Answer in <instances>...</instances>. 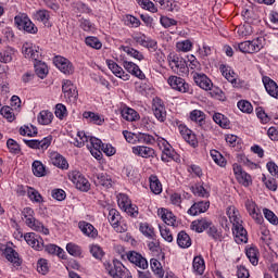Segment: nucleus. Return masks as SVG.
<instances>
[{"instance_id":"nucleus-1","label":"nucleus","mask_w":278,"mask_h":278,"mask_svg":"<svg viewBox=\"0 0 278 278\" xmlns=\"http://www.w3.org/2000/svg\"><path fill=\"white\" fill-rule=\"evenodd\" d=\"M72 144L81 149L84 144H87L88 151H90L92 157L96 160H102L103 152H101V139L97 137H90L85 131H78L76 138L72 141Z\"/></svg>"},{"instance_id":"nucleus-2","label":"nucleus","mask_w":278,"mask_h":278,"mask_svg":"<svg viewBox=\"0 0 278 278\" xmlns=\"http://www.w3.org/2000/svg\"><path fill=\"white\" fill-rule=\"evenodd\" d=\"M104 268L108 275L112 278H132L131 271H129L118 260L104 262Z\"/></svg>"},{"instance_id":"nucleus-3","label":"nucleus","mask_w":278,"mask_h":278,"mask_svg":"<svg viewBox=\"0 0 278 278\" xmlns=\"http://www.w3.org/2000/svg\"><path fill=\"white\" fill-rule=\"evenodd\" d=\"M264 45H266V39L264 37H257L253 40L242 41L240 43H236L233 47L241 53H260L262 49H264Z\"/></svg>"},{"instance_id":"nucleus-4","label":"nucleus","mask_w":278,"mask_h":278,"mask_svg":"<svg viewBox=\"0 0 278 278\" xmlns=\"http://www.w3.org/2000/svg\"><path fill=\"white\" fill-rule=\"evenodd\" d=\"M22 216L27 227L33 229V231H38L39 233H43V236H49V228L45 227L42 223L34 218V208L25 207L22 212Z\"/></svg>"},{"instance_id":"nucleus-5","label":"nucleus","mask_w":278,"mask_h":278,"mask_svg":"<svg viewBox=\"0 0 278 278\" xmlns=\"http://www.w3.org/2000/svg\"><path fill=\"white\" fill-rule=\"evenodd\" d=\"M67 179H70L77 190L80 192H88L90 190V181L88 178L77 169H72L67 173Z\"/></svg>"},{"instance_id":"nucleus-6","label":"nucleus","mask_w":278,"mask_h":278,"mask_svg":"<svg viewBox=\"0 0 278 278\" xmlns=\"http://www.w3.org/2000/svg\"><path fill=\"white\" fill-rule=\"evenodd\" d=\"M167 61L173 73L177 75H186L188 73V62H186V59L175 54V52H170L167 55Z\"/></svg>"},{"instance_id":"nucleus-7","label":"nucleus","mask_w":278,"mask_h":278,"mask_svg":"<svg viewBox=\"0 0 278 278\" xmlns=\"http://www.w3.org/2000/svg\"><path fill=\"white\" fill-rule=\"evenodd\" d=\"M14 23L21 31H26V34H38V27H36V24H34L25 13L17 14L14 17Z\"/></svg>"},{"instance_id":"nucleus-8","label":"nucleus","mask_w":278,"mask_h":278,"mask_svg":"<svg viewBox=\"0 0 278 278\" xmlns=\"http://www.w3.org/2000/svg\"><path fill=\"white\" fill-rule=\"evenodd\" d=\"M156 143L162 151V162H173V160L178 159L177 152H175V149H173V146L166 139L156 136Z\"/></svg>"},{"instance_id":"nucleus-9","label":"nucleus","mask_w":278,"mask_h":278,"mask_svg":"<svg viewBox=\"0 0 278 278\" xmlns=\"http://www.w3.org/2000/svg\"><path fill=\"white\" fill-rule=\"evenodd\" d=\"M121 213L116 208H109L108 220L117 233H125L128 226L127 223L121 220Z\"/></svg>"},{"instance_id":"nucleus-10","label":"nucleus","mask_w":278,"mask_h":278,"mask_svg":"<svg viewBox=\"0 0 278 278\" xmlns=\"http://www.w3.org/2000/svg\"><path fill=\"white\" fill-rule=\"evenodd\" d=\"M233 175L241 186L244 188H249V186L253 185V178L247 173L244 169H242V166L240 164L235 163L232 165Z\"/></svg>"},{"instance_id":"nucleus-11","label":"nucleus","mask_w":278,"mask_h":278,"mask_svg":"<svg viewBox=\"0 0 278 278\" xmlns=\"http://www.w3.org/2000/svg\"><path fill=\"white\" fill-rule=\"evenodd\" d=\"M62 92L66 101H68L70 103H75V101H77V98L79 97L77 87L73 84V81L68 79L62 81Z\"/></svg>"},{"instance_id":"nucleus-12","label":"nucleus","mask_w":278,"mask_h":278,"mask_svg":"<svg viewBox=\"0 0 278 278\" xmlns=\"http://www.w3.org/2000/svg\"><path fill=\"white\" fill-rule=\"evenodd\" d=\"M22 53L28 60H33L34 62H39L42 58V52H40V47L31 43L25 42L22 47Z\"/></svg>"},{"instance_id":"nucleus-13","label":"nucleus","mask_w":278,"mask_h":278,"mask_svg":"<svg viewBox=\"0 0 278 278\" xmlns=\"http://www.w3.org/2000/svg\"><path fill=\"white\" fill-rule=\"evenodd\" d=\"M53 64L64 75H73V73H75V66H73V63L62 55L54 56Z\"/></svg>"},{"instance_id":"nucleus-14","label":"nucleus","mask_w":278,"mask_h":278,"mask_svg":"<svg viewBox=\"0 0 278 278\" xmlns=\"http://www.w3.org/2000/svg\"><path fill=\"white\" fill-rule=\"evenodd\" d=\"M245 208H247L249 216H251V218H253V220L257 225H262V223H264V216L262 215V211L260 210V207L257 206L255 201L247 200Z\"/></svg>"},{"instance_id":"nucleus-15","label":"nucleus","mask_w":278,"mask_h":278,"mask_svg":"<svg viewBox=\"0 0 278 278\" xmlns=\"http://www.w3.org/2000/svg\"><path fill=\"white\" fill-rule=\"evenodd\" d=\"M168 86L177 92H190V85L186 83V79L178 76H169L167 79Z\"/></svg>"},{"instance_id":"nucleus-16","label":"nucleus","mask_w":278,"mask_h":278,"mask_svg":"<svg viewBox=\"0 0 278 278\" xmlns=\"http://www.w3.org/2000/svg\"><path fill=\"white\" fill-rule=\"evenodd\" d=\"M176 125L178 127L180 136H182L184 140H186L188 144H190L191 147H197V144H199V141L197 140V135H194L186 124L181 122H176Z\"/></svg>"},{"instance_id":"nucleus-17","label":"nucleus","mask_w":278,"mask_h":278,"mask_svg":"<svg viewBox=\"0 0 278 278\" xmlns=\"http://www.w3.org/2000/svg\"><path fill=\"white\" fill-rule=\"evenodd\" d=\"M24 240L28 247H31L35 251H42L45 249V240L35 232H27L24 235Z\"/></svg>"},{"instance_id":"nucleus-18","label":"nucleus","mask_w":278,"mask_h":278,"mask_svg":"<svg viewBox=\"0 0 278 278\" xmlns=\"http://www.w3.org/2000/svg\"><path fill=\"white\" fill-rule=\"evenodd\" d=\"M152 111L160 123H164V121H166V105H164V101L162 99L154 98L152 100Z\"/></svg>"},{"instance_id":"nucleus-19","label":"nucleus","mask_w":278,"mask_h":278,"mask_svg":"<svg viewBox=\"0 0 278 278\" xmlns=\"http://www.w3.org/2000/svg\"><path fill=\"white\" fill-rule=\"evenodd\" d=\"M219 71H220L223 77H225V79H227V81L232 84V86H235V88L240 87V79L237 78L238 75L236 74V72H233L231 66L222 64L219 66Z\"/></svg>"},{"instance_id":"nucleus-20","label":"nucleus","mask_w":278,"mask_h":278,"mask_svg":"<svg viewBox=\"0 0 278 278\" xmlns=\"http://www.w3.org/2000/svg\"><path fill=\"white\" fill-rule=\"evenodd\" d=\"M127 260L130 264H135L137 268H141V270H147V268H149V262H147V258L136 251L128 252Z\"/></svg>"},{"instance_id":"nucleus-21","label":"nucleus","mask_w":278,"mask_h":278,"mask_svg":"<svg viewBox=\"0 0 278 278\" xmlns=\"http://www.w3.org/2000/svg\"><path fill=\"white\" fill-rule=\"evenodd\" d=\"M105 64L108 68L115 75V77H118L119 79H123V81H129V74L125 73L123 67H121L116 62L113 60L108 59L105 61Z\"/></svg>"},{"instance_id":"nucleus-22","label":"nucleus","mask_w":278,"mask_h":278,"mask_svg":"<svg viewBox=\"0 0 278 278\" xmlns=\"http://www.w3.org/2000/svg\"><path fill=\"white\" fill-rule=\"evenodd\" d=\"M123 67L127 73L130 75H134V77H137L138 79H147V75L143 74L142 70H140V66L138 64L131 62V61H123L122 63Z\"/></svg>"},{"instance_id":"nucleus-23","label":"nucleus","mask_w":278,"mask_h":278,"mask_svg":"<svg viewBox=\"0 0 278 278\" xmlns=\"http://www.w3.org/2000/svg\"><path fill=\"white\" fill-rule=\"evenodd\" d=\"M262 81H263V85H264V88H265L267 94H269V97H273V99H278L277 83L268 76H263Z\"/></svg>"},{"instance_id":"nucleus-24","label":"nucleus","mask_w":278,"mask_h":278,"mask_svg":"<svg viewBox=\"0 0 278 278\" xmlns=\"http://www.w3.org/2000/svg\"><path fill=\"white\" fill-rule=\"evenodd\" d=\"M232 235L237 244L249 242L247 229H244V226L242 224H239L238 226H232Z\"/></svg>"},{"instance_id":"nucleus-25","label":"nucleus","mask_w":278,"mask_h":278,"mask_svg":"<svg viewBox=\"0 0 278 278\" xmlns=\"http://www.w3.org/2000/svg\"><path fill=\"white\" fill-rule=\"evenodd\" d=\"M193 80L202 90H212L213 84L207 75L203 73H193Z\"/></svg>"},{"instance_id":"nucleus-26","label":"nucleus","mask_w":278,"mask_h":278,"mask_svg":"<svg viewBox=\"0 0 278 278\" xmlns=\"http://www.w3.org/2000/svg\"><path fill=\"white\" fill-rule=\"evenodd\" d=\"M190 227L192 231H195L197 233H203L205 229L212 227V220L206 217H202L200 219L193 220Z\"/></svg>"},{"instance_id":"nucleus-27","label":"nucleus","mask_w":278,"mask_h":278,"mask_svg":"<svg viewBox=\"0 0 278 278\" xmlns=\"http://www.w3.org/2000/svg\"><path fill=\"white\" fill-rule=\"evenodd\" d=\"M50 162L53 164V166H56V168L68 170V161H66V159L58 152H52L50 154Z\"/></svg>"},{"instance_id":"nucleus-28","label":"nucleus","mask_w":278,"mask_h":278,"mask_svg":"<svg viewBox=\"0 0 278 278\" xmlns=\"http://www.w3.org/2000/svg\"><path fill=\"white\" fill-rule=\"evenodd\" d=\"M210 210V201H200L198 203H194L189 210L188 214L190 216H198V214H204V212H207Z\"/></svg>"},{"instance_id":"nucleus-29","label":"nucleus","mask_w":278,"mask_h":278,"mask_svg":"<svg viewBox=\"0 0 278 278\" xmlns=\"http://www.w3.org/2000/svg\"><path fill=\"white\" fill-rule=\"evenodd\" d=\"M226 214L232 224V227H236L238 225H243L242 216L240 215V211L236 208V206H228Z\"/></svg>"},{"instance_id":"nucleus-30","label":"nucleus","mask_w":278,"mask_h":278,"mask_svg":"<svg viewBox=\"0 0 278 278\" xmlns=\"http://www.w3.org/2000/svg\"><path fill=\"white\" fill-rule=\"evenodd\" d=\"M132 153L138 157L148 159V157H153V155H155V150L147 146H135L132 147Z\"/></svg>"},{"instance_id":"nucleus-31","label":"nucleus","mask_w":278,"mask_h":278,"mask_svg":"<svg viewBox=\"0 0 278 278\" xmlns=\"http://www.w3.org/2000/svg\"><path fill=\"white\" fill-rule=\"evenodd\" d=\"M83 118H85L87 123H92V125H103L105 123V117L103 115H99L92 111L84 112Z\"/></svg>"},{"instance_id":"nucleus-32","label":"nucleus","mask_w":278,"mask_h":278,"mask_svg":"<svg viewBox=\"0 0 278 278\" xmlns=\"http://www.w3.org/2000/svg\"><path fill=\"white\" fill-rule=\"evenodd\" d=\"M4 255L8 262H11L15 269H17L21 266V264H23L21 257H18V252L12 248H7L4 251Z\"/></svg>"},{"instance_id":"nucleus-33","label":"nucleus","mask_w":278,"mask_h":278,"mask_svg":"<svg viewBox=\"0 0 278 278\" xmlns=\"http://www.w3.org/2000/svg\"><path fill=\"white\" fill-rule=\"evenodd\" d=\"M157 214L159 216H161L165 225H168L169 227H175V224L177 223V217H175V214H173V212L166 208H160Z\"/></svg>"},{"instance_id":"nucleus-34","label":"nucleus","mask_w":278,"mask_h":278,"mask_svg":"<svg viewBox=\"0 0 278 278\" xmlns=\"http://www.w3.org/2000/svg\"><path fill=\"white\" fill-rule=\"evenodd\" d=\"M78 227L85 236H88V238H97V236H99V231L88 222H79Z\"/></svg>"},{"instance_id":"nucleus-35","label":"nucleus","mask_w":278,"mask_h":278,"mask_svg":"<svg viewBox=\"0 0 278 278\" xmlns=\"http://www.w3.org/2000/svg\"><path fill=\"white\" fill-rule=\"evenodd\" d=\"M154 2L159 3L161 10L166 12H179V4L175 0H154Z\"/></svg>"},{"instance_id":"nucleus-36","label":"nucleus","mask_w":278,"mask_h":278,"mask_svg":"<svg viewBox=\"0 0 278 278\" xmlns=\"http://www.w3.org/2000/svg\"><path fill=\"white\" fill-rule=\"evenodd\" d=\"M139 231L142 233V236L148 238V240H154L155 238V228H153V226L147 222L139 224Z\"/></svg>"},{"instance_id":"nucleus-37","label":"nucleus","mask_w":278,"mask_h":278,"mask_svg":"<svg viewBox=\"0 0 278 278\" xmlns=\"http://www.w3.org/2000/svg\"><path fill=\"white\" fill-rule=\"evenodd\" d=\"M34 16H35V20L39 21V23H42L45 27H51V22H50L51 12L43 9V10L36 11Z\"/></svg>"},{"instance_id":"nucleus-38","label":"nucleus","mask_w":278,"mask_h":278,"mask_svg":"<svg viewBox=\"0 0 278 278\" xmlns=\"http://www.w3.org/2000/svg\"><path fill=\"white\" fill-rule=\"evenodd\" d=\"M192 271L194 275H203L205 273V260L203 256H195L192 261Z\"/></svg>"},{"instance_id":"nucleus-39","label":"nucleus","mask_w":278,"mask_h":278,"mask_svg":"<svg viewBox=\"0 0 278 278\" xmlns=\"http://www.w3.org/2000/svg\"><path fill=\"white\" fill-rule=\"evenodd\" d=\"M177 244L180 249H190L192 247V239L186 231L178 232Z\"/></svg>"},{"instance_id":"nucleus-40","label":"nucleus","mask_w":278,"mask_h":278,"mask_svg":"<svg viewBox=\"0 0 278 278\" xmlns=\"http://www.w3.org/2000/svg\"><path fill=\"white\" fill-rule=\"evenodd\" d=\"M245 255L252 266H257V264H260V251L257 250V248L255 247L247 248Z\"/></svg>"},{"instance_id":"nucleus-41","label":"nucleus","mask_w":278,"mask_h":278,"mask_svg":"<svg viewBox=\"0 0 278 278\" xmlns=\"http://www.w3.org/2000/svg\"><path fill=\"white\" fill-rule=\"evenodd\" d=\"M150 266L152 273L155 275L156 278H164L165 271L164 267L162 266V262L157 258L150 260Z\"/></svg>"},{"instance_id":"nucleus-42","label":"nucleus","mask_w":278,"mask_h":278,"mask_svg":"<svg viewBox=\"0 0 278 278\" xmlns=\"http://www.w3.org/2000/svg\"><path fill=\"white\" fill-rule=\"evenodd\" d=\"M53 113L49 110L40 111L37 115L39 125H51V123H53Z\"/></svg>"},{"instance_id":"nucleus-43","label":"nucleus","mask_w":278,"mask_h":278,"mask_svg":"<svg viewBox=\"0 0 278 278\" xmlns=\"http://www.w3.org/2000/svg\"><path fill=\"white\" fill-rule=\"evenodd\" d=\"M35 73L40 79H45L47 75H49V67L45 64V62L34 61Z\"/></svg>"},{"instance_id":"nucleus-44","label":"nucleus","mask_w":278,"mask_h":278,"mask_svg":"<svg viewBox=\"0 0 278 278\" xmlns=\"http://www.w3.org/2000/svg\"><path fill=\"white\" fill-rule=\"evenodd\" d=\"M213 121L216 123V125L222 127V129H229L231 125L229 118H227V116H225L223 113H215L213 115Z\"/></svg>"},{"instance_id":"nucleus-45","label":"nucleus","mask_w":278,"mask_h":278,"mask_svg":"<svg viewBox=\"0 0 278 278\" xmlns=\"http://www.w3.org/2000/svg\"><path fill=\"white\" fill-rule=\"evenodd\" d=\"M124 53H127L130 58H134V60H138L139 62H142L144 60V54L142 52L138 51L137 49H134L129 46H121L119 48Z\"/></svg>"},{"instance_id":"nucleus-46","label":"nucleus","mask_w":278,"mask_h":278,"mask_svg":"<svg viewBox=\"0 0 278 278\" xmlns=\"http://www.w3.org/2000/svg\"><path fill=\"white\" fill-rule=\"evenodd\" d=\"M206 233L207 236H210V238H212L216 242L223 241V230L218 229V227H216L212 222H211V226H208L207 228Z\"/></svg>"},{"instance_id":"nucleus-47","label":"nucleus","mask_w":278,"mask_h":278,"mask_svg":"<svg viewBox=\"0 0 278 278\" xmlns=\"http://www.w3.org/2000/svg\"><path fill=\"white\" fill-rule=\"evenodd\" d=\"M149 181L151 192H153V194H162V182L160 181V178L155 175H151Z\"/></svg>"},{"instance_id":"nucleus-48","label":"nucleus","mask_w":278,"mask_h":278,"mask_svg":"<svg viewBox=\"0 0 278 278\" xmlns=\"http://www.w3.org/2000/svg\"><path fill=\"white\" fill-rule=\"evenodd\" d=\"M193 194H195V197H201L202 199H207L210 198V188L207 185L197 184L193 187Z\"/></svg>"},{"instance_id":"nucleus-49","label":"nucleus","mask_w":278,"mask_h":278,"mask_svg":"<svg viewBox=\"0 0 278 278\" xmlns=\"http://www.w3.org/2000/svg\"><path fill=\"white\" fill-rule=\"evenodd\" d=\"M236 30H237L239 38H247L248 36L253 35V26H251V24H249V23L239 25L236 28Z\"/></svg>"},{"instance_id":"nucleus-50","label":"nucleus","mask_w":278,"mask_h":278,"mask_svg":"<svg viewBox=\"0 0 278 278\" xmlns=\"http://www.w3.org/2000/svg\"><path fill=\"white\" fill-rule=\"evenodd\" d=\"M136 90L143 97H149V94H153V87L149 85V83H136Z\"/></svg>"},{"instance_id":"nucleus-51","label":"nucleus","mask_w":278,"mask_h":278,"mask_svg":"<svg viewBox=\"0 0 278 278\" xmlns=\"http://www.w3.org/2000/svg\"><path fill=\"white\" fill-rule=\"evenodd\" d=\"M85 45L90 49H96V51H99L103 48V43L101 42V40L94 36L86 37Z\"/></svg>"},{"instance_id":"nucleus-52","label":"nucleus","mask_w":278,"mask_h":278,"mask_svg":"<svg viewBox=\"0 0 278 278\" xmlns=\"http://www.w3.org/2000/svg\"><path fill=\"white\" fill-rule=\"evenodd\" d=\"M14 58V49L11 47L5 48L4 50L0 51V62L2 64H10Z\"/></svg>"},{"instance_id":"nucleus-53","label":"nucleus","mask_w":278,"mask_h":278,"mask_svg":"<svg viewBox=\"0 0 278 278\" xmlns=\"http://www.w3.org/2000/svg\"><path fill=\"white\" fill-rule=\"evenodd\" d=\"M46 251L50 255H58V257H61V260H66V255L64 252V249L55 245V244H48L46 245Z\"/></svg>"},{"instance_id":"nucleus-54","label":"nucleus","mask_w":278,"mask_h":278,"mask_svg":"<svg viewBox=\"0 0 278 278\" xmlns=\"http://www.w3.org/2000/svg\"><path fill=\"white\" fill-rule=\"evenodd\" d=\"M33 174L35 177H46L47 176V167L42 162L40 161H35L33 163Z\"/></svg>"},{"instance_id":"nucleus-55","label":"nucleus","mask_w":278,"mask_h":278,"mask_svg":"<svg viewBox=\"0 0 278 278\" xmlns=\"http://www.w3.org/2000/svg\"><path fill=\"white\" fill-rule=\"evenodd\" d=\"M138 112L131 108H124L122 110V117L124 121H128L130 123H134V121H138Z\"/></svg>"},{"instance_id":"nucleus-56","label":"nucleus","mask_w":278,"mask_h":278,"mask_svg":"<svg viewBox=\"0 0 278 278\" xmlns=\"http://www.w3.org/2000/svg\"><path fill=\"white\" fill-rule=\"evenodd\" d=\"M79 27L83 29V31H87V34H93V31L97 30L94 24L87 18L79 20Z\"/></svg>"},{"instance_id":"nucleus-57","label":"nucleus","mask_w":278,"mask_h":278,"mask_svg":"<svg viewBox=\"0 0 278 278\" xmlns=\"http://www.w3.org/2000/svg\"><path fill=\"white\" fill-rule=\"evenodd\" d=\"M137 141L143 144H155V142H157V139H155V137H153L152 135L146 132H138Z\"/></svg>"},{"instance_id":"nucleus-58","label":"nucleus","mask_w":278,"mask_h":278,"mask_svg":"<svg viewBox=\"0 0 278 278\" xmlns=\"http://www.w3.org/2000/svg\"><path fill=\"white\" fill-rule=\"evenodd\" d=\"M137 3L140 5V8H142V10H147L152 14H156L157 12V7H155V3H153L151 0H137Z\"/></svg>"},{"instance_id":"nucleus-59","label":"nucleus","mask_w":278,"mask_h":278,"mask_svg":"<svg viewBox=\"0 0 278 278\" xmlns=\"http://www.w3.org/2000/svg\"><path fill=\"white\" fill-rule=\"evenodd\" d=\"M117 205L123 210V212L129 207V204L131 203V200L129 199L128 194L125 193H118L117 197Z\"/></svg>"},{"instance_id":"nucleus-60","label":"nucleus","mask_w":278,"mask_h":278,"mask_svg":"<svg viewBox=\"0 0 278 278\" xmlns=\"http://www.w3.org/2000/svg\"><path fill=\"white\" fill-rule=\"evenodd\" d=\"M98 184L104 188H112V177L105 173L97 175Z\"/></svg>"},{"instance_id":"nucleus-61","label":"nucleus","mask_w":278,"mask_h":278,"mask_svg":"<svg viewBox=\"0 0 278 278\" xmlns=\"http://www.w3.org/2000/svg\"><path fill=\"white\" fill-rule=\"evenodd\" d=\"M189 118L193 123H199L201 125V123L205 121V113L201 110H193L190 112Z\"/></svg>"},{"instance_id":"nucleus-62","label":"nucleus","mask_w":278,"mask_h":278,"mask_svg":"<svg viewBox=\"0 0 278 278\" xmlns=\"http://www.w3.org/2000/svg\"><path fill=\"white\" fill-rule=\"evenodd\" d=\"M89 251L94 260H103V255H105L103 248H101L99 244L89 245Z\"/></svg>"},{"instance_id":"nucleus-63","label":"nucleus","mask_w":278,"mask_h":278,"mask_svg":"<svg viewBox=\"0 0 278 278\" xmlns=\"http://www.w3.org/2000/svg\"><path fill=\"white\" fill-rule=\"evenodd\" d=\"M66 251L67 253H70L73 257H81V247L73 243V242H70L66 244Z\"/></svg>"},{"instance_id":"nucleus-64","label":"nucleus","mask_w":278,"mask_h":278,"mask_svg":"<svg viewBox=\"0 0 278 278\" xmlns=\"http://www.w3.org/2000/svg\"><path fill=\"white\" fill-rule=\"evenodd\" d=\"M177 51H181L182 53H188V51H192V41L189 39L181 40L176 43Z\"/></svg>"}]
</instances>
